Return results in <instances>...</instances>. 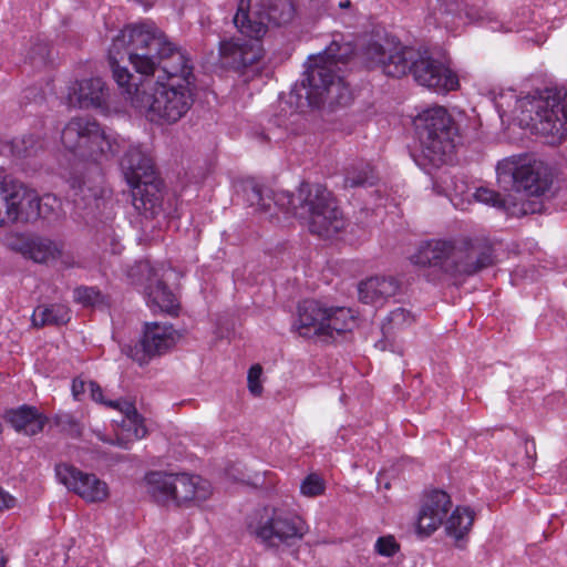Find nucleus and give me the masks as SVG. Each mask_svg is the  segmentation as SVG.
Listing matches in <instances>:
<instances>
[{
    "label": "nucleus",
    "mask_w": 567,
    "mask_h": 567,
    "mask_svg": "<svg viewBox=\"0 0 567 567\" xmlns=\"http://www.w3.org/2000/svg\"><path fill=\"white\" fill-rule=\"evenodd\" d=\"M113 79L131 104L145 111L153 122L176 123L190 109L193 94L189 83L157 82L151 87L148 81L137 83L127 68L111 63Z\"/></svg>",
    "instance_id": "1"
},
{
    "label": "nucleus",
    "mask_w": 567,
    "mask_h": 567,
    "mask_svg": "<svg viewBox=\"0 0 567 567\" xmlns=\"http://www.w3.org/2000/svg\"><path fill=\"white\" fill-rule=\"evenodd\" d=\"M501 117L508 114L519 126L560 143L567 136V91L546 89L515 100L513 110L497 103Z\"/></svg>",
    "instance_id": "2"
},
{
    "label": "nucleus",
    "mask_w": 567,
    "mask_h": 567,
    "mask_svg": "<svg viewBox=\"0 0 567 567\" xmlns=\"http://www.w3.org/2000/svg\"><path fill=\"white\" fill-rule=\"evenodd\" d=\"M276 203L301 219L310 233L319 237L330 238L346 226L332 194L320 184L302 183L295 194L280 192Z\"/></svg>",
    "instance_id": "3"
},
{
    "label": "nucleus",
    "mask_w": 567,
    "mask_h": 567,
    "mask_svg": "<svg viewBox=\"0 0 567 567\" xmlns=\"http://www.w3.org/2000/svg\"><path fill=\"white\" fill-rule=\"evenodd\" d=\"M350 51L349 45L332 41L322 53L309 58L302 85L310 106L334 107L349 102V89L339 73Z\"/></svg>",
    "instance_id": "4"
},
{
    "label": "nucleus",
    "mask_w": 567,
    "mask_h": 567,
    "mask_svg": "<svg viewBox=\"0 0 567 567\" xmlns=\"http://www.w3.org/2000/svg\"><path fill=\"white\" fill-rule=\"evenodd\" d=\"M120 165L131 188L134 210L145 219L157 217L163 212V181L151 156L140 146H130Z\"/></svg>",
    "instance_id": "5"
},
{
    "label": "nucleus",
    "mask_w": 567,
    "mask_h": 567,
    "mask_svg": "<svg viewBox=\"0 0 567 567\" xmlns=\"http://www.w3.org/2000/svg\"><path fill=\"white\" fill-rule=\"evenodd\" d=\"M497 182L517 194L540 197L549 190L553 177L549 167L529 154L512 155L496 166Z\"/></svg>",
    "instance_id": "6"
},
{
    "label": "nucleus",
    "mask_w": 567,
    "mask_h": 567,
    "mask_svg": "<svg viewBox=\"0 0 567 567\" xmlns=\"http://www.w3.org/2000/svg\"><path fill=\"white\" fill-rule=\"evenodd\" d=\"M415 126L424 157L433 165L444 163L458 138V127L447 110L443 106L424 110L416 117Z\"/></svg>",
    "instance_id": "7"
},
{
    "label": "nucleus",
    "mask_w": 567,
    "mask_h": 567,
    "mask_svg": "<svg viewBox=\"0 0 567 567\" xmlns=\"http://www.w3.org/2000/svg\"><path fill=\"white\" fill-rule=\"evenodd\" d=\"M168 42V38L155 24L144 22L127 25L121 30L113 39V47L117 51L121 48H127L128 60L135 71L150 76L157 68V55Z\"/></svg>",
    "instance_id": "8"
},
{
    "label": "nucleus",
    "mask_w": 567,
    "mask_h": 567,
    "mask_svg": "<svg viewBox=\"0 0 567 567\" xmlns=\"http://www.w3.org/2000/svg\"><path fill=\"white\" fill-rule=\"evenodd\" d=\"M296 16L292 0H260L251 9L250 0H239L234 16V24L240 33L260 39L269 25H285Z\"/></svg>",
    "instance_id": "9"
},
{
    "label": "nucleus",
    "mask_w": 567,
    "mask_h": 567,
    "mask_svg": "<svg viewBox=\"0 0 567 567\" xmlns=\"http://www.w3.org/2000/svg\"><path fill=\"white\" fill-rule=\"evenodd\" d=\"M61 142L76 157L97 163L103 157L105 134L96 121L74 117L63 127Z\"/></svg>",
    "instance_id": "10"
},
{
    "label": "nucleus",
    "mask_w": 567,
    "mask_h": 567,
    "mask_svg": "<svg viewBox=\"0 0 567 567\" xmlns=\"http://www.w3.org/2000/svg\"><path fill=\"white\" fill-rule=\"evenodd\" d=\"M40 218L37 192L23 184L0 181V226L13 223H29Z\"/></svg>",
    "instance_id": "11"
},
{
    "label": "nucleus",
    "mask_w": 567,
    "mask_h": 567,
    "mask_svg": "<svg viewBox=\"0 0 567 567\" xmlns=\"http://www.w3.org/2000/svg\"><path fill=\"white\" fill-rule=\"evenodd\" d=\"M420 50L385 41L372 42L364 49V56L371 68H379L384 74L401 78L412 73Z\"/></svg>",
    "instance_id": "12"
},
{
    "label": "nucleus",
    "mask_w": 567,
    "mask_h": 567,
    "mask_svg": "<svg viewBox=\"0 0 567 567\" xmlns=\"http://www.w3.org/2000/svg\"><path fill=\"white\" fill-rule=\"evenodd\" d=\"M109 421L112 426L109 444L128 449L132 443L147 435L144 419L131 401L109 400Z\"/></svg>",
    "instance_id": "13"
},
{
    "label": "nucleus",
    "mask_w": 567,
    "mask_h": 567,
    "mask_svg": "<svg viewBox=\"0 0 567 567\" xmlns=\"http://www.w3.org/2000/svg\"><path fill=\"white\" fill-rule=\"evenodd\" d=\"M137 272L144 280L143 286L148 307L153 311L175 315L178 301L164 281L168 270L163 265L153 266L146 260L137 265Z\"/></svg>",
    "instance_id": "14"
},
{
    "label": "nucleus",
    "mask_w": 567,
    "mask_h": 567,
    "mask_svg": "<svg viewBox=\"0 0 567 567\" xmlns=\"http://www.w3.org/2000/svg\"><path fill=\"white\" fill-rule=\"evenodd\" d=\"M309 530L307 523L298 515L275 509L259 526L257 536L270 546L290 544L301 539Z\"/></svg>",
    "instance_id": "15"
},
{
    "label": "nucleus",
    "mask_w": 567,
    "mask_h": 567,
    "mask_svg": "<svg viewBox=\"0 0 567 567\" xmlns=\"http://www.w3.org/2000/svg\"><path fill=\"white\" fill-rule=\"evenodd\" d=\"M465 255L464 248H458L451 240H430L420 246L412 256V262L420 267H433L456 276L460 259Z\"/></svg>",
    "instance_id": "16"
},
{
    "label": "nucleus",
    "mask_w": 567,
    "mask_h": 567,
    "mask_svg": "<svg viewBox=\"0 0 567 567\" xmlns=\"http://www.w3.org/2000/svg\"><path fill=\"white\" fill-rule=\"evenodd\" d=\"M414 80L422 86L436 93H446L458 87V79L442 62L433 59L426 51H420L413 71Z\"/></svg>",
    "instance_id": "17"
},
{
    "label": "nucleus",
    "mask_w": 567,
    "mask_h": 567,
    "mask_svg": "<svg viewBox=\"0 0 567 567\" xmlns=\"http://www.w3.org/2000/svg\"><path fill=\"white\" fill-rule=\"evenodd\" d=\"M451 508L452 501L446 492L441 489L430 492L423 499L416 517L417 536L424 538L436 532L444 524Z\"/></svg>",
    "instance_id": "18"
},
{
    "label": "nucleus",
    "mask_w": 567,
    "mask_h": 567,
    "mask_svg": "<svg viewBox=\"0 0 567 567\" xmlns=\"http://www.w3.org/2000/svg\"><path fill=\"white\" fill-rule=\"evenodd\" d=\"M59 482L86 502H102L106 497V485L93 474L83 473L69 464L55 467Z\"/></svg>",
    "instance_id": "19"
},
{
    "label": "nucleus",
    "mask_w": 567,
    "mask_h": 567,
    "mask_svg": "<svg viewBox=\"0 0 567 567\" xmlns=\"http://www.w3.org/2000/svg\"><path fill=\"white\" fill-rule=\"evenodd\" d=\"M262 56V48L259 39L249 40L234 38L221 41L219 44V58L223 65L241 70L257 63Z\"/></svg>",
    "instance_id": "20"
},
{
    "label": "nucleus",
    "mask_w": 567,
    "mask_h": 567,
    "mask_svg": "<svg viewBox=\"0 0 567 567\" xmlns=\"http://www.w3.org/2000/svg\"><path fill=\"white\" fill-rule=\"evenodd\" d=\"M181 334L168 323L150 322L145 323L142 338L143 354L136 357L130 349L128 355L143 364L146 358L162 355L172 349Z\"/></svg>",
    "instance_id": "21"
},
{
    "label": "nucleus",
    "mask_w": 567,
    "mask_h": 567,
    "mask_svg": "<svg viewBox=\"0 0 567 567\" xmlns=\"http://www.w3.org/2000/svg\"><path fill=\"white\" fill-rule=\"evenodd\" d=\"M157 66H161L167 75V81L192 84L194 81L193 65L184 50L173 42H168L156 58Z\"/></svg>",
    "instance_id": "22"
},
{
    "label": "nucleus",
    "mask_w": 567,
    "mask_h": 567,
    "mask_svg": "<svg viewBox=\"0 0 567 567\" xmlns=\"http://www.w3.org/2000/svg\"><path fill=\"white\" fill-rule=\"evenodd\" d=\"M212 495L210 483L200 476L173 474L172 501L176 505L199 504Z\"/></svg>",
    "instance_id": "23"
},
{
    "label": "nucleus",
    "mask_w": 567,
    "mask_h": 567,
    "mask_svg": "<svg viewBox=\"0 0 567 567\" xmlns=\"http://www.w3.org/2000/svg\"><path fill=\"white\" fill-rule=\"evenodd\" d=\"M66 104L79 109H103L105 103V82L102 78L85 79L75 82L68 90Z\"/></svg>",
    "instance_id": "24"
},
{
    "label": "nucleus",
    "mask_w": 567,
    "mask_h": 567,
    "mask_svg": "<svg viewBox=\"0 0 567 567\" xmlns=\"http://www.w3.org/2000/svg\"><path fill=\"white\" fill-rule=\"evenodd\" d=\"M472 196L478 203L488 205L499 210H504L513 216L535 214L540 212L542 207L539 203L525 200L523 198L517 199L513 195L503 197L499 193L487 187H478Z\"/></svg>",
    "instance_id": "25"
},
{
    "label": "nucleus",
    "mask_w": 567,
    "mask_h": 567,
    "mask_svg": "<svg viewBox=\"0 0 567 567\" xmlns=\"http://www.w3.org/2000/svg\"><path fill=\"white\" fill-rule=\"evenodd\" d=\"M327 320V305L318 300H303L298 306L295 322L297 332L305 338H322Z\"/></svg>",
    "instance_id": "26"
},
{
    "label": "nucleus",
    "mask_w": 567,
    "mask_h": 567,
    "mask_svg": "<svg viewBox=\"0 0 567 567\" xmlns=\"http://www.w3.org/2000/svg\"><path fill=\"white\" fill-rule=\"evenodd\" d=\"M281 190L274 192L259 183L249 179L243 183L241 194L244 202L259 215L274 217L276 209L286 212V208L278 205L277 195Z\"/></svg>",
    "instance_id": "27"
},
{
    "label": "nucleus",
    "mask_w": 567,
    "mask_h": 567,
    "mask_svg": "<svg viewBox=\"0 0 567 567\" xmlns=\"http://www.w3.org/2000/svg\"><path fill=\"white\" fill-rule=\"evenodd\" d=\"M400 282L392 276H374L358 287L359 299L368 305H382L396 295Z\"/></svg>",
    "instance_id": "28"
},
{
    "label": "nucleus",
    "mask_w": 567,
    "mask_h": 567,
    "mask_svg": "<svg viewBox=\"0 0 567 567\" xmlns=\"http://www.w3.org/2000/svg\"><path fill=\"white\" fill-rule=\"evenodd\" d=\"M63 252V244L42 236H30L24 258L37 264H51L56 261Z\"/></svg>",
    "instance_id": "29"
},
{
    "label": "nucleus",
    "mask_w": 567,
    "mask_h": 567,
    "mask_svg": "<svg viewBox=\"0 0 567 567\" xmlns=\"http://www.w3.org/2000/svg\"><path fill=\"white\" fill-rule=\"evenodd\" d=\"M146 494L159 504H168L173 494V473L150 472L143 480Z\"/></svg>",
    "instance_id": "30"
},
{
    "label": "nucleus",
    "mask_w": 567,
    "mask_h": 567,
    "mask_svg": "<svg viewBox=\"0 0 567 567\" xmlns=\"http://www.w3.org/2000/svg\"><path fill=\"white\" fill-rule=\"evenodd\" d=\"M8 420L18 432L28 435L41 432L45 423V417L35 408L27 405L9 412Z\"/></svg>",
    "instance_id": "31"
},
{
    "label": "nucleus",
    "mask_w": 567,
    "mask_h": 567,
    "mask_svg": "<svg viewBox=\"0 0 567 567\" xmlns=\"http://www.w3.org/2000/svg\"><path fill=\"white\" fill-rule=\"evenodd\" d=\"M355 324V316L350 308L327 306V320L322 338H334V336L351 331Z\"/></svg>",
    "instance_id": "32"
},
{
    "label": "nucleus",
    "mask_w": 567,
    "mask_h": 567,
    "mask_svg": "<svg viewBox=\"0 0 567 567\" xmlns=\"http://www.w3.org/2000/svg\"><path fill=\"white\" fill-rule=\"evenodd\" d=\"M474 519L475 513L470 507L456 506L451 515L445 518V532L455 540H461L470 533Z\"/></svg>",
    "instance_id": "33"
},
{
    "label": "nucleus",
    "mask_w": 567,
    "mask_h": 567,
    "mask_svg": "<svg viewBox=\"0 0 567 567\" xmlns=\"http://www.w3.org/2000/svg\"><path fill=\"white\" fill-rule=\"evenodd\" d=\"M70 311L64 305L39 306L32 313V324H64L70 320Z\"/></svg>",
    "instance_id": "34"
},
{
    "label": "nucleus",
    "mask_w": 567,
    "mask_h": 567,
    "mask_svg": "<svg viewBox=\"0 0 567 567\" xmlns=\"http://www.w3.org/2000/svg\"><path fill=\"white\" fill-rule=\"evenodd\" d=\"M414 322L413 315L404 309L396 308L392 310L382 324V333L385 339L390 338L396 331L410 327Z\"/></svg>",
    "instance_id": "35"
},
{
    "label": "nucleus",
    "mask_w": 567,
    "mask_h": 567,
    "mask_svg": "<svg viewBox=\"0 0 567 567\" xmlns=\"http://www.w3.org/2000/svg\"><path fill=\"white\" fill-rule=\"evenodd\" d=\"M493 258L489 251H482L474 256L473 251L465 249V255L460 259L458 275L471 276L491 266Z\"/></svg>",
    "instance_id": "36"
},
{
    "label": "nucleus",
    "mask_w": 567,
    "mask_h": 567,
    "mask_svg": "<svg viewBox=\"0 0 567 567\" xmlns=\"http://www.w3.org/2000/svg\"><path fill=\"white\" fill-rule=\"evenodd\" d=\"M375 182L377 176L369 164L348 169L344 177L346 187L372 186Z\"/></svg>",
    "instance_id": "37"
},
{
    "label": "nucleus",
    "mask_w": 567,
    "mask_h": 567,
    "mask_svg": "<svg viewBox=\"0 0 567 567\" xmlns=\"http://www.w3.org/2000/svg\"><path fill=\"white\" fill-rule=\"evenodd\" d=\"M446 195L455 207L468 200V184L463 176H451L444 181Z\"/></svg>",
    "instance_id": "38"
},
{
    "label": "nucleus",
    "mask_w": 567,
    "mask_h": 567,
    "mask_svg": "<svg viewBox=\"0 0 567 567\" xmlns=\"http://www.w3.org/2000/svg\"><path fill=\"white\" fill-rule=\"evenodd\" d=\"M9 146L13 156L27 157L35 154L42 147V143L33 134H30L13 138Z\"/></svg>",
    "instance_id": "39"
},
{
    "label": "nucleus",
    "mask_w": 567,
    "mask_h": 567,
    "mask_svg": "<svg viewBox=\"0 0 567 567\" xmlns=\"http://www.w3.org/2000/svg\"><path fill=\"white\" fill-rule=\"evenodd\" d=\"M324 489V481L315 473L309 474L300 484V493L306 497L319 496Z\"/></svg>",
    "instance_id": "40"
},
{
    "label": "nucleus",
    "mask_w": 567,
    "mask_h": 567,
    "mask_svg": "<svg viewBox=\"0 0 567 567\" xmlns=\"http://www.w3.org/2000/svg\"><path fill=\"white\" fill-rule=\"evenodd\" d=\"M400 549V545L392 535L381 536L374 544V551L383 557H392Z\"/></svg>",
    "instance_id": "41"
},
{
    "label": "nucleus",
    "mask_w": 567,
    "mask_h": 567,
    "mask_svg": "<svg viewBox=\"0 0 567 567\" xmlns=\"http://www.w3.org/2000/svg\"><path fill=\"white\" fill-rule=\"evenodd\" d=\"M29 238L30 236H24L18 233H9L2 237V244L9 249L24 256L27 246L29 245Z\"/></svg>",
    "instance_id": "42"
},
{
    "label": "nucleus",
    "mask_w": 567,
    "mask_h": 567,
    "mask_svg": "<svg viewBox=\"0 0 567 567\" xmlns=\"http://www.w3.org/2000/svg\"><path fill=\"white\" fill-rule=\"evenodd\" d=\"M100 292L93 287H78L73 291V298L83 306H93L100 299Z\"/></svg>",
    "instance_id": "43"
},
{
    "label": "nucleus",
    "mask_w": 567,
    "mask_h": 567,
    "mask_svg": "<svg viewBox=\"0 0 567 567\" xmlns=\"http://www.w3.org/2000/svg\"><path fill=\"white\" fill-rule=\"evenodd\" d=\"M37 204L40 208V218H47L59 208L60 200L54 195L48 194L39 197L37 194Z\"/></svg>",
    "instance_id": "44"
},
{
    "label": "nucleus",
    "mask_w": 567,
    "mask_h": 567,
    "mask_svg": "<svg viewBox=\"0 0 567 567\" xmlns=\"http://www.w3.org/2000/svg\"><path fill=\"white\" fill-rule=\"evenodd\" d=\"M261 372V367L258 364L252 365L248 371V388L249 391L256 396L260 395L262 391V386L260 383Z\"/></svg>",
    "instance_id": "45"
},
{
    "label": "nucleus",
    "mask_w": 567,
    "mask_h": 567,
    "mask_svg": "<svg viewBox=\"0 0 567 567\" xmlns=\"http://www.w3.org/2000/svg\"><path fill=\"white\" fill-rule=\"evenodd\" d=\"M58 424L64 430H69L72 434L79 435L81 433V425L79 421L69 413H63L58 416Z\"/></svg>",
    "instance_id": "46"
},
{
    "label": "nucleus",
    "mask_w": 567,
    "mask_h": 567,
    "mask_svg": "<svg viewBox=\"0 0 567 567\" xmlns=\"http://www.w3.org/2000/svg\"><path fill=\"white\" fill-rule=\"evenodd\" d=\"M440 2V11L443 14H458L461 12V0H437Z\"/></svg>",
    "instance_id": "47"
},
{
    "label": "nucleus",
    "mask_w": 567,
    "mask_h": 567,
    "mask_svg": "<svg viewBox=\"0 0 567 567\" xmlns=\"http://www.w3.org/2000/svg\"><path fill=\"white\" fill-rule=\"evenodd\" d=\"M89 381H84L81 379H74L72 383V395L76 401L81 400L82 394H84L87 390Z\"/></svg>",
    "instance_id": "48"
},
{
    "label": "nucleus",
    "mask_w": 567,
    "mask_h": 567,
    "mask_svg": "<svg viewBox=\"0 0 567 567\" xmlns=\"http://www.w3.org/2000/svg\"><path fill=\"white\" fill-rule=\"evenodd\" d=\"M87 386H89L91 399L97 403L104 404L105 401H104L102 388L94 381H89Z\"/></svg>",
    "instance_id": "49"
},
{
    "label": "nucleus",
    "mask_w": 567,
    "mask_h": 567,
    "mask_svg": "<svg viewBox=\"0 0 567 567\" xmlns=\"http://www.w3.org/2000/svg\"><path fill=\"white\" fill-rule=\"evenodd\" d=\"M16 505V498L0 487V512L12 508Z\"/></svg>",
    "instance_id": "50"
},
{
    "label": "nucleus",
    "mask_w": 567,
    "mask_h": 567,
    "mask_svg": "<svg viewBox=\"0 0 567 567\" xmlns=\"http://www.w3.org/2000/svg\"><path fill=\"white\" fill-rule=\"evenodd\" d=\"M111 245L113 246V249H112V252L113 254H120L121 250H122V245L120 244V241L115 238H111Z\"/></svg>",
    "instance_id": "51"
},
{
    "label": "nucleus",
    "mask_w": 567,
    "mask_h": 567,
    "mask_svg": "<svg viewBox=\"0 0 567 567\" xmlns=\"http://www.w3.org/2000/svg\"><path fill=\"white\" fill-rule=\"evenodd\" d=\"M375 347L379 348L380 350H385L386 349V342L385 340H380L375 343Z\"/></svg>",
    "instance_id": "52"
},
{
    "label": "nucleus",
    "mask_w": 567,
    "mask_h": 567,
    "mask_svg": "<svg viewBox=\"0 0 567 567\" xmlns=\"http://www.w3.org/2000/svg\"><path fill=\"white\" fill-rule=\"evenodd\" d=\"M519 27H520L519 24H515V25L503 27V29L505 31H515V30L517 31V30H519Z\"/></svg>",
    "instance_id": "53"
},
{
    "label": "nucleus",
    "mask_w": 567,
    "mask_h": 567,
    "mask_svg": "<svg viewBox=\"0 0 567 567\" xmlns=\"http://www.w3.org/2000/svg\"><path fill=\"white\" fill-rule=\"evenodd\" d=\"M339 6L341 8H348L350 6V0H341Z\"/></svg>",
    "instance_id": "54"
},
{
    "label": "nucleus",
    "mask_w": 567,
    "mask_h": 567,
    "mask_svg": "<svg viewBox=\"0 0 567 567\" xmlns=\"http://www.w3.org/2000/svg\"><path fill=\"white\" fill-rule=\"evenodd\" d=\"M4 564H6V559H4L3 555L0 553V567H4Z\"/></svg>",
    "instance_id": "55"
},
{
    "label": "nucleus",
    "mask_w": 567,
    "mask_h": 567,
    "mask_svg": "<svg viewBox=\"0 0 567 567\" xmlns=\"http://www.w3.org/2000/svg\"><path fill=\"white\" fill-rule=\"evenodd\" d=\"M526 453L527 455H529V450H528V442H526ZM530 458V456H528Z\"/></svg>",
    "instance_id": "56"
},
{
    "label": "nucleus",
    "mask_w": 567,
    "mask_h": 567,
    "mask_svg": "<svg viewBox=\"0 0 567 567\" xmlns=\"http://www.w3.org/2000/svg\"><path fill=\"white\" fill-rule=\"evenodd\" d=\"M109 151L114 152L113 146L109 143Z\"/></svg>",
    "instance_id": "57"
}]
</instances>
